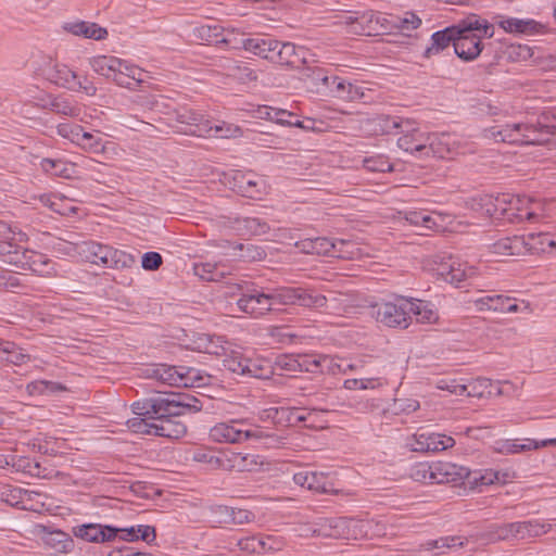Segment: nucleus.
<instances>
[{"label":"nucleus","mask_w":556,"mask_h":556,"mask_svg":"<svg viewBox=\"0 0 556 556\" xmlns=\"http://www.w3.org/2000/svg\"><path fill=\"white\" fill-rule=\"evenodd\" d=\"M265 181L248 172L236 170L232 175V189L242 197L258 199L265 192Z\"/></svg>","instance_id":"obj_20"},{"label":"nucleus","mask_w":556,"mask_h":556,"mask_svg":"<svg viewBox=\"0 0 556 556\" xmlns=\"http://www.w3.org/2000/svg\"><path fill=\"white\" fill-rule=\"evenodd\" d=\"M409 309V299L399 296L394 301L372 305L371 315L383 326L406 329L410 325Z\"/></svg>","instance_id":"obj_9"},{"label":"nucleus","mask_w":556,"mask_h":556,"mask_svg":"<svg viewBox=\"0 0 556 556\" xmlns=\"http://www.w3.org/2000/svg\"><path fill=\"white\" fill-rule=\"evenodd\" d=\"M363 166L370 172L386 173L393 170V165L388 157L383 155L365 157L363 160Z\"/></svg>","instance_id":"obj_64"},{"label":"nucleus","mask_w":556,"mask_h":556,"mask_svg":"<svg viewBox=\"0 0 556 556\" xmlns=\"http://www.w3.org/2000/svg\"><path fill=\"white\" fill-rule=\"evenodd\" d=\"M481 205L485 213L495 219L501 216H514L513 213H507V208L511 205L520 203V199L513 193L503 192L496 195L486 194L481 199Z\"/></svg>","instance_id":"obj_22"},{"label":"nucleus","mask_w":556,"mask_h":556,"mask_svg":"<svg viewBox=\"0 0 556 556\" xmlns=\"http://www.w3.org/2000/svg\"><path fill=\"white\" fill-rule=\"evenodd\" d=\"M90 65L97 74L112 79L121 87L136 90L142 83L141 68L116 56L98 55L90 59Z\"/></svg>","instance_id":"obj_4"},{"label":"nucleus","mask_w":556,"mask_h":556,"mask_svg":"<svg viewBox=\"0 0 556 556\" xmlns=\"http://www.w3.org/2000/svg\"><path fill=\"white\" fill-rule=\"evenodd\" d=\"M498 25L506 33L534 35L541 33L543 25L532 18L501 17Z\"/></svg>","instance_id":"obj_33"},{"label":"nucleus","mask_w":556,"mask_h":556,"mask_svg":"<svg viewBox=\"0 0 556 556\" xmlns=\"http://www.w3.org/2000/svg\"><path fill=\"white\" fill-rule=\"evenodd\" d=\"M237 305L242 313L253 317H260L267 312L276 309V289L270 293H265L257 288H247L237 301Z\"/></svg>","instance_id":"obj_11"},{"label":"nucleus","mask_w":556,"mask_h":556,"mask_svg":"<svg viewBox=\"0 0 556 556\" xmlns=\"http://www.w3.org/2000/svg\"><path fill=\"white\" fill-rule=\"evenodd\" d=\"M513 527L514 540H526L546 533L551 526L539 520H526L513 522Z\"/></svg>","instance_id":"obj_43"},{"label":"nucleus","mask_w":556,"mask_h":556,"mask_svg":"<svg viewBox=\"0 0 556 556\" xmlns=\"http://www.w3.org/2000/svg\"><path fill=\"white\" fill-rule=\"evenodd\" d=\"M128 429L134 433L154 435V417H132L126 422Z\"/></svg>","instance_id":"obj_58"},{"label":"nucleus","mask_w":556,"mask_h":556,"mask_svg":"<svg viewBox=\"0 0 556 556\" xmlns=\"http://www.w3.org/2000/svg\"><path fill=\"white\" fill-rule=\"evenodd\" d=\"M247 43V52L274 64L294 67L295 63L300 60L294 43L280 41L267 34H251Z\"/></svg>","instance_id":"obj_3"},{"label":"nucleus","mask_w":556,"mask_h":556,"mask_svg":"<svg viewBox=\"0 0 556 556\" xmlns=\"http://www.w3.org/2000/svg\"><path fill=\"white\" fill-rule=\"evenodd\" d=\"M264 460L260 455L225 451V460H222V469L229 471H260Z\"/></svg>","instance_id":"obj_17"},{"label":"nucleus","mask_w":556,"mask_h":556,"mask_svg":"<svg viewBox=\"0 0 556 556\" xmlns=\"http://www.w3.org/2000/svg\"><path fill=\"white\" fill-rule=\"evenodd\" d=\"M144 376L164 384L184 388L204 387L210 381V375L189 366L155 364L144 369Z\"/></svg>","instance_id":"obj_5"},{"label":"nucleus","mask_w":556,"mask_h":556,"mask_svg":"<svg viewBox=\"0 0 556 556\" xmlns=\"http://www.w3.org/2000/svg\"><path fill=\"white\" fill-rule=\"evenodd\" d=\"M434 482L435 484L454 483L464 488L473 489L479 485H489L498 481L497 472L481 475L478 471H471L469 468L448 462L434 463Z\"/></svg>","instance_id":"obj_8"},{"label":"nucleus","mask_w":556,"mask_h":556,"mask_svg":"<svg viewBox=\"0 0 556 556\" xmlns=\"http://www.w3.org/2000/svg\"><path fill=\"white\" fill-rule=\"evenodd\" d=\"M473 30L482 31L488 37L494 36L493 24L477 14H469L459 20L456 24L433 33L431 35V45L425 49L422 55L429 59L432 55L439 54L441 51L447 49L451 43L454 46L457 35Z\"/></svg>","instance_id":"obj_2"},{"label":"nucleus","mask_w":556,"mask_h":556,"mask_svg":"<svg viewBox=\"0 0 556 556\" xmlns=\"http://www.w3.org/2000/svg\"><path fill=\"white\" fill-rule=\"evenodd\" d=\"M179 415L174 412L161 410L154 415V435L172 440H178L187 433V426L179 420Z\"/></svg>","instance_id":"obj_14"},{"label":"nucleus","mask_w":556,"mask_h":556,"mask_svg":"<svg viewBox=\"0 0 556 556\" xmlns=\"http://www.w3.org/2000/svg\"><path fill=\"white\" fill-rule=\"evenodd\" d=\"M409 317L415 316L418 323L432 324L439 319L438 311L429 301L409 299Z\"/></svg>","instance_id":"obj_44"},{"label":"nucleus","mask_w":556,"mask_h":556,"mask_svg":"<svg viewBox=\"0 0 556 556\" xmlns=\"http://www.w3.org/2000/svg\"><path fill=\"white\" fill-rule=\"evenodd\" d=\"M227 225L239 236H262L270 230L267 222L257 217H228Z\"/></svg>","instance_id":"obj_25"},{"label":"nucleus","mask_w":556,"mask_h":556,"mask_svg":"<svg viewBox=\"0 0 556 556\" xmlns=\"http://www.w3.org/2000/svg\"><path fill=\"white\" fill-rule=\"evenodd\" d=\"M520 199V203L517 205H511L507 208V213H513L514 216H501L498 219L507 220L513 224H519L533 216L535 213L532 211H527V205L529 204V197L526 195H516Z\"/></svg>","instance_id":"obj_50"},{"label":"nucleus","mask_w":556,"mask_h":556,"mask_svg":"<svg viewBox=\"0 0 556 556\" xmlns=\"http://www.w3.org/2000/svg\"><path fill=\"white\" fill-rule=\"evenodd\" d=\"M348 24L353 26V29L358 33L370 35L377 30L379 24V16L372 12H364L355 16H349Z\"/></svg>","instance_id":"obj_45"},{"label":"nucleus","mask_w":556,"mask_h":556,"mask_svg":"<svg viewBox=\"0 0 556 556\" xmlns=\"http://www.w3.org/2000/svg\"><path fill=\"white\" fill-rule=\"evenodd\" d=\"M300 371L311 374H336L340 366L329 355L299 354Z\"/></svg>","instance_id":"obj_24"},{"label":"nucleus","mask_w":556,"mask_h":556,"mask_svg":"<svg viewBox=\"0 0 556 556\" xmlns=\"http://www.w3.org/2000/svg\"><path fill=\"white\" fill-rule=\"evenodd\" d=\"M224 356V368L232 374L244 377L248 357H245L242 353L237 351H231L230 354L226 353V355Z\"/></svg>","instance_id":"obj_52"},{"label":"nucleus","mask_w":556,"mask_h":556,"mask_svg":"<svg viewBox=\"0 0 556 556\" xmlns=\"http://www.w3.org/2000/svg\"><path fill=\"white\" fill-rule=\"evenodd\" d=\"M428 138L426 156L444 159L452 152L453 142L450 134H428Z\"/></svg>","instance_id":"obj_37"},{"label":"nucleus","mask_w":556,"mask_h":556,"mask_svg":"<svg viewBox=\"0 0 556 556\" xmlns=\"http://www.w3.org/2000/svg\"><path fill=\"white\" fill-rule=\"evenodd\" d=\"M427 442L429 443V453L442 452L455 444L452 437L435 432H427Z\"/></svg>","instance_id":"obj_59"},{"label":"nucleus","mask_w":556,"mask_h":556,"mask_svg":"<svg viewBox=\"0 0 556 556\" xmlns=\"http://www.w3.org/2000/svg\"><path fill=\"white\" fill-rule=\"evenodd\" d=\"M40 106L42 109L49 110L53 113L64 115V116H78L80 113V109L74 103L72 99L58 96H47L46 98L40 99Z\"/></svg>","instance_id":"obj_34"},{"label":"nucleus","mask_w":556,"mask_h":556,"mask_svg":"<svg viewBox=\"0 0 556 556\" xmlns=\"http://www.w3.org/2000/svg\"><path fill=\"white\" fill-rule=\"evenodd\" d=\"M293 481L295 484L317 493L332 492L328 476L324 472L300 471L294 473Z\"/></svg>","instance_id":"obj_28"},{"label":"nucleus","mask_w":556,"mask_h":556,"mask_svg":"<svg viewBox=\"0 0 556 556\" xmlns=\"http://www.w3.org/2000/svg\"><path fill=\"white\" fill-rule=\"evenodd\" d=\"M199 352L222 356L226 355L228 350L227 341L223 337L203 333L194 341Z\"/></svg>","instance_id":"obj_42"},{"label":"nucleus","mask_w":556,"mask_h":556,"mask_svg":"<svg viewBox=\"0 0 556 556\" xmlns=\"http://www.w3.org/2000/svg\"><path fill=\"white\" fill-rule=\"evenodd\" d=\"M224 34V27L214 24V25H202L194 29V35L198 39L203 40L207 43L220 45Z\"/></svg>","instance_id":"obj_53"},{"label":"nucleus","mask_w":556,"mask_h":556,"mask_svg":"<svg viewBox=\"0 0 556 556\" xmlns=\"http://www.w3.org/2000/svg\"><path fill=\"white\" fill-rule=\"evenodd\" d=\"M163 397V408L172 410L179 416L186 413H197L203 407L202 402L189 393H167Z\"/></svg>","instance_id":"obj_23"},{"label":"nucleus","mask_w":556,"mask_h":556,"mask_svg":"<svg viewBox=\"0 0 556 556\" xmlns=\"http://www.w3.org/2000/svg\"><path fill=\"white\" fill-rule=\"evenodd\" d=\"M74 130L73 142L81 147L84 150L94 154H101L106 151L105 144L108 142H104L100 136H94L89 131H85L81 126L75 127Z\"/></svg>","instance_id":"obj_36"},{"label":"nucleus","mask_w":556,"mask_h":556,"mask_svg":"<svg viewBox=\"0 0 556 556\" xmlns=\"http://www.w3.org/2000/svg\"><path fill=\"white\" fill-rule=\"evenodd\" d=\"M78 253L87 262L106 268L128 269L136 265L134 254L92 240L78 244Z\"/></svg>","instance_id":"obj_6"},{"label":"nucleus","mask_w":556,"mask_h":556,"mask_svg":"<svg viewBox=\"0 0 556 556\" xmlns=\"http://www.w3.org/2000/svg\"><path fill=\"white\" fill-rule=\"evenodd\" d=\"M489 38L482 31L473 30L456 36L454 53L465 62L476 60L483 50L482 38Z\"/></svg>","instance_id":"obj_16"},{"label":"nucleus","mask_w":556,"mask_h":556,"mask_svg":"<svg viewBox=\"0 0 556 556\" xmlns=\"http://www.w3.org/2000/svg\"><path fill=\"white\" fill-rule=\"evenodd\" d=\"M238 421L218 422L210 429V439L218 443H240L251 438V431L240 428Z\"/></svg>","instance_id":"obj_21"},{"label":"nucleus","mask_w":556,"mask_h":556,"mask_svg":"<svg viewBox=\"0 0 556 556\" xmlns=\"http://www.w3.org/2000/svg\"><path fill=\"white\" fill-rule=\"evenodd\" d=\"M250 36L251 34H245L235 28H224L220 45L227 46L230 49H243L245 51Z\"/></svg>","instance_id":"obj_48"},{"label":"nucleus","mask_w":556,"mask_h":556,"mask_svg":"<svg viewBox=\"0 0 556 556\" xmlns=\"http://www.w3.org/2000/svg\"><path fill=\"white\" fill-rule=\"evenodd\" d=\"M489 136L495 141L511 144H536L535 131L531 129L530 122L507 124L501 128L492 127Z\"/></svg>","instance_id":"obj_12"},{"label":"nucleus","mask_w":556,"mask_h":556,"mask_svg":"<svg viewBox=\"0 0 556 556\" xmlns=\"http://www.w3.org/2000/svg\"><path fill=\"white\" fill-rule=\"evenodd\" d=\"M493 448L496 453L509 455L538 450V445L534 439H523L522 443L517 439H501L494 442Z\"/></svg>","instance_id":"obj_38"},{"label":"nucleus","mask_w":556,"mask_h":556,"mask_svg":"<svg viewBox=\"0 0 556 556\" xmlns=\"http://www.w3.org/2000/svg\"><path fill=\"white\" fill-rule=\"evenodd\" d=\"M164 410L162 395L137 401L131 404V412L136 417L153 416L156 412Z\"/></svg>","instance_id":"obj_46"},{"label":"nucleus","mask_w":556,"mask_h":556,"mask_svg":"<svg viewBox=\"0 0 556 556\" xmlns=\"http://www.w3.org/2000/svg\"><path fill=\"white\" fill-rule=\"evenodd\" d=\"M47 78L59 87L76 90L77 75L65 64H54L47 72Z\"/></svg>","instance_id":"obj_35"},{"label":"nucleus","mask_w":556,"mask_h":556,"mask_svg":"<svg viewBox=\"0 0 556 556\" xmlns=\"http://www.w3.org/2000/svg\"><path fill=\"white\" fill-rule=\"evenodd\" d=\"M480 312L515 313L519 309L516 299L505 295H485L476 301Z\"/></svg>","instance_id":"obj_30"},{"label":"nucleus","mask_w":556,"mask_h":556,"mask_svg":"<svg viewBox=\"0 0 556 556\" xmlns=\"http://www.w3.org/2000/svg\"><path fill=\"white\" fill-rule=\"evenodd\" d=\"M338 76L329 75V71L320 66H306L302 70L301 79L317 93L329 96Z\"/></svg>","instance_id":"obj_18"},{"label":"nucleus","mask_w":556,"mask_h":556,"mask_svg":"<svg viewBox=\"0 0 556 556\" xmlns=\"http://www.w3.org/2000/svg\"><path fill=\"white\" fill-rule=\"evenodd\" d=\"M428 140V132H424L419 129H412L407 130L397 139V146L402 150L412 154L426 156Z\"/></svg>","instance_id":"obj_31"},{"label":"nucleus","mask_w":556,"mask_h":556,"mask_svg":"<svg viewBox=\"0 0 556 556\" xmlns=\"http://www.w3.org/2000/svg\"><path fill=\"white\" fill-rule=\"evenodd\" d=\"M526 236L504 237L492 244L490 251L501 256H520L527 254Z\"/></svg>","instance_id":"obj_27"},{"label":"nucleus","mask_w":556,"mask_h":556,"mask_svg":"<svg viewBox=\"0 0 556 556\" xmlns=\"http://www.w3.org/2000/svg\"><path fill=\"white\" fill-rule=\"evenodd\" d=\"M465 394L467 396L482 397L485 394H491L493 391V383L491 379L483 377L469 380L467 383H465Z\"/></svg>","instance_id":"obj_54"},{"label":"nucleus","mask_w":556,"mask_h":556,"mask_svg":"<svg viewBox=\"0 0 556 556\" xmlns=\"http://www.w3.org/2000/svg\"><path fill=\"white\" fill-rule=\"evenodd\" d=\"M3 362L15 366L27 364L30 361V355L25 353L22 348L12 341H7L3 345Z\"/></svg>","instance_id":"obj_49"},{"label":"nucleus","mask_w":556,"mask_h":556,"mask_svg":"<svg viewBox=\"0 0 556 556\" xmlns=\"http://www.w3.org/2000/svg\"><path fill=\"white\" fill-rule=\"evenodd\" d=\"M535 131L536 144H546L556 149V106L544 109L535 122H530Z\"/></svg>","instance_id":"obj_15"},{"label":"nucleus","mask_w":556,"mask_h":556,"mask_svg":"<svg viewBox=\"0 0 556 556\" xmlns=\"http://www.w3.org/2000/svg\"><path fill=\"white\" fill-rule=\"evenodd\" d=\"M67 33L93 40H103L108 37L109 33L106 28L99 26L97 23L75 21L65 23L63 26Z\"/></svg>","instance_id":"obj_32"},{"label":"nucleus","mask_w":556,"mask_h":556,"mask_svg":"<svg viewBox=\"0 0 556 556\" xmlns=\"http://www.w3.org/2000/svg\"><path fill=\"white\" fill-rule=\"evenodd\" d=\"M38 534L43 544L56 553H67L74 547V540L70 534L48 526H39Z\"/></svg>","instance_id":"obj_26"},{"label":"nucleus","mask_w":556,"mask_h":556,"mask_svg":"<svg viewBox=\"0 0 556 556\" xmlns=\"http://www.w3.org/2000/svg\"><path fill=\"white\" fill-rule=\"evenodd\" d=\"M546 240H549V235L544 232L529 233L526 236L527 254L546 253Z\"/></svg>","instance_id":"obj_57"},{"label":"nucleus","mask_w":556,"mask_h":556,"mask_svg":"<svg viewBox=\"0 0 556 556\" xmlns=\"http://www.w3.org/2000/svg\"><path fill=\"white\" fill-rule=\"evenodd\" d=\"M73 534L86 542L105 543L117 538V527L100 523H84L73 528Z\"/></svg>","instance_id":"obj_19"},{"label":"nucleus","mask_w":556,"mask_h":556,"mask_svg":"<svg viewBox=\"0 0 556 556\" xmlns=\"http://www.w3.org/2000/svg\"><path fill=\"white\" fill-rule=\"evenodd\" d=\"M229 70L230 76L240 83L247 84L257 79V73L243 62L235 63Z\"/></svg>","instance_id":"obj_61"},{"label":"nucleus","mask_w":556,"mask_h":556,"mask_svg":"<svg viewBox=\"0 0 556 556\" xmlns=\"http://www.w3.org/2000/svg\"><path fill=\"white\" fill-rule=\"evenodd\" d=\"M350 245H352L350 241L342 239L332 240L326 237H317L314 238V254L350 258L352 257V252L344 250L345 247Z\"/></svg>","instance_id":"obj_29"},{"label":"nucleus","mask_w":556,"mask_h":556,"mask_svg":"<svg viewBox=\"0 0 556 556\" xmlns=\"http://www.w3.org/2000/svg\"><path fill=\"white\" fill-rule=\"evenodd\" d=\"M274 374L271 365L267 361L253 359L248 357L245 365L244 377L257 378V379H269Z\"/></svg>","instance_id":"obj_47"},{"label":"nucleus","mask_w":556,"mask_h":556,"mask_svg":"<svg viewBox=\"0 0 556 556\" xmlns=\"http://www.w3.org/2000/svg\"><path fill=\"white\" fill-rule=\"evenodd\" d=\"M277 305H299L308 308L327 306L328 298L314 289L302 287H281L276 289Z\"/></svg>","instance_id":"obj_10"},{"label":"nucleus","mask_w":556,"mask_h":556,"mask_svg":"<svg viewBox=\"0 0 556 556\" xmlns=\"http://www.w3.org/2000/svg\"><path fill=\"white\" fill-rule=\"evenodd\" d=\"M14 266L20 269H28L42 277L55 275L53 262L46 254L24 249L21 255L15 256Z\"/></svg>","instance_id":"obj_13"},{"label":"nucleus","mask_w":556,"mask_h":556,"mask_svg":"<svg viewBox=\"0 0 556 556\" xmlns=\"http://www.w3.org/2000/svg\"><path fill=\"white\" fill-rule=\"evenodd\" d=\"M40 166L47 174L58 177H70L67 164L62 160L42 159Z\"/></svg>","instance_id":"obj_63"},{"label":"nucleus","mask_w":556,"mask_h":556,"mask_svg":"<svg viewBox=\"0 0 556 556\" xmlns=\"http://www.w3.org/2000/svg\"><path fill=\"white\" fill-rule=\"evenodd\" d=\"M153 109L168 115L169 119L189 126L190 129L185 130L186 134L203 136L204 132H213L215 137L228 138L239 130L238 127L232 129L230 126H226L225 123L208 126L207 122H203V115L198 111L187 106L172 108L167 100L162 97L153 101Z\"/></svg>","instance_id":"obj_1"},{"label":"nucleus","mask_w":556,"mask_h":556,"mask_svg":"<svg viewBox=\"0 0 556 556\" xmlns=\"http://www.w3.org/2000/svg\"><path fill=\"white\" fill-rule=\"evenodd\" d=\"M193 269L194 274L205 281H218L223 277V273L213 263L194 264Z\"/></svg>","instance_id":"obj_62"},{"label":"nucleus","mask_w":556,"mask_h":556,"mask_svg":"<svg viewBox=\"0 0 556 556\" xmlns=\"http://www.w3.org/2000/svg\"><path fill=\"white\" fill-rule=\"evenodd\" d=\"M405 219L410 225L421 227L426 230H433L439 226L433 217L425 211H408L405 214Z\"/></svg>","instance_id":"obj_55"},{"label":"nucleus","mask_w":556,"mask_h":556,"mask_svg":"<svg viewBox=\"0 0 556 556\" xmlns=\"http://www.w3.org/2000/svg\"><path fill=\"white\" fill-rule=\"evenodd\" d=\"M372 528V520H363L352 517H320L313 521L312 536L332 539H349L368 535Z\"/></svg>","instance_id":"obj_7"},{"label":"nucleus","mask_w":556,"mask_h":556,"mask_svg":"<svg viewBox=\"0 0 556 556\" xmlns=\"http://www.w3.org/2000/svg\"><path fill=\"white\" fill-rule=\"evenodd\" d=\"M299 413V407H271L267 410V416L275 424L294 427V414Z\"/></svg>","instance_id":"obj_51"},{"label":"nucleus","mask_w":556,"mask_h":556,"mask_svg":"<svg viewBox=\"0 0 556 556\" xmlns=\"http://www.w3.org/2000/svg\"><path fill=\"white\" fill-rule=\"evenodd\" d=\"M329 96L343 101H357L362 100L365 93L362 87L354 85L343 78L337 77L332 89H330Z\"/></svg>","instance_id":"obj_39"},{"label":"nucleus","mask_w":556,"mask_h":556,"mask_svg":"<svg viewBox=\"0 0 556 556\" xmlns=\"http://www.w3.org/2000/svg\"><path fill=\"white\" fill-rule=\"evenodd\" d=\"M434 463H418L410 469V477L421 483L435 484Z\"/></svg>","instance_id":"obj_56"},{"label":"nucleus","mask_w":556,"mask_h":556,"mask_svg":"<svg viewBox=\"0 0 556 556\" xmlns=\"http://www.w3.org/2000/svg\"><path fill=\"white\" fill-rule=\"evenodd\" d=\"M252 437L261 440L262 443L268 448H277L286 445L288 442L287 437L263 430L251 431V438Z\"/></svg>","instance_id":"obj_60"},{"label":"nucleus","mask_w":556,"mask_h":556,"mask_svg":"<svg viewBox=\"0 0 556 556\" xmlns=\"http://www.w3.org/2000/svg\"><path fill=\"white\" fill-rule=\"evenodd\" d=\"M233 251L236 252H227V255L240 262H258L267 256L266 250L263 247L251 242L235 245Z\"/></svg>","instance_id":"obj_40"},{"label":"nucleus","mask_w":556,"mask_h":556,"mask_svg":"<svg viewBox=\"0 0 556 556\" xmlns=\"http://www.w3.org/2000/svg\"><path fill=\"white\" fill-rule=\"evenodd\" d=\"M440 275L446 282L458 286L475 275V268L453 262L450 265H442Z\"/></svg>","instance_id":"obj_41"}]
</instances>
